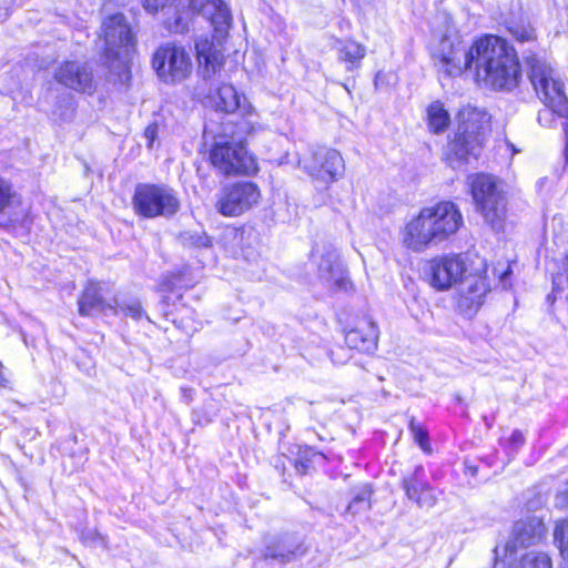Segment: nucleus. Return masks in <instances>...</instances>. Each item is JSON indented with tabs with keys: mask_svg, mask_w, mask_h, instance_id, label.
Wrapping results in <instances>:
<instances>
[{
	"mask_svg": "<svg viewBox=\"0 0 568 568\" xmlns=\"http://www.w3.org/2000/svg\"><path fill=\"white\" fill-rule=\"evenodd\" d=\"M335 49L337 51L338 60L346 64L347 71L358 69L366 54L365 47L353 40H337Z\"/></svg>",
	"mask_w": 568,
	"mask_h": 568,
	"instance_id": "obj_25",
	"label": "nucleus"
},
{
	"mask_svg": "<svg viewBox=\"0 0 568 568\" xmlns=\"http://www.w3.org/2000/svg\"><path fill=\"white\" fill-rule=\"evenodd\" d=\"M422 467H417L415 473L409 478H404L403 488L405 489L406 496L414 500L420 508H430L436 504V496L433 488L418 479Z\"/></svg>",
	"mask_w": 568,
	"mask_h": 568,
	"instance_id": "obj_24",
	"label": "nucleus"
},
{
	"mask_svg": "<svg viewBox=\"0 0 568 568\" xmlns=\"http://www.w3.org/2000/svg\"><path fill=\"white\" fill-rule=\"evenodd\" d=\"M507 568H552V561L548 554L530 550L511 558Z\"/></svg>",
	"mask_w": 568,
	"mask_h": 568,
	"instance_id": "obj_26",
	"label": "nucleus"
},
{
	"mask_svg": "<svg viewBox=\"0 0 568 568\" xmlns=\"http://www.w3.org/2000/svg\"><path fill=\"white\" fill-rule=\"evenodd\" d=\"M248 136L239 128L237 138L219 135L210 150L211 164L222 174H254L257 172L256 160L247 152L242 139Z\"/></svg>",
	"mask_w": 568,
	"mask_h": 568,
	"instance_id": "obj_5",
	"label": "nucleus"
},
{
	"mask_svg": "<svg viewBox=\"0 0 568 568\" xmlns=\"http://www.w3.org/2000/svg\"><path fill=\"white\" fill-rule=\"evenodd\" d=\"M508 30L510 34L519 42L532 41L536 38L535 29L528 22H513Z\"/></svg>",
	"mask_w": 568,
	"mask_h": 568,
	"instance_id": "obj_30",
	"label": "nucleus"
},
{
	"mask_svg": "<svg viewBox=\"0 0 568 568\" xmlns=\"http://www.w3.org/2000/svg\"><path fill=\"white\" fill-rule=\"evenodd\" d=\"M313 261L317 266V276L322 283L331 290H345L347 278L345 270L339 262V255L335 247L324 245L313 251Z\"/></svg>",
	"mask_w": 568,
	"mask_h": 568,
	"instance_id": "obj_15",
	"label": "nucleus"
},
{
	"mask_svg": "<svg viewBox=\"0 0 568 568\" xmlns=\"http://www.w3.org/2000/svg\"><path fill=\"white\" fill-rule=\"evenodd\" d=\"M552 284L554 287L558 291L564 290V286L568 285V255L565 257L564 261V271L558 272L556 275H554Z\"/></svg>",
	"mask_w": 568,
	"mask_h": 568,
	"instance_id": "obj_35",
	"label": "nucleus"
},
{
	"mask_svg": "<svg viewBox=\"0 0 568 568\" xmlns=\"http://www.w3.org/2000/svg\"><path fill=\"white\" fill-rule=\"evenodd\" d=\"M565 133H566V138H567V148H568V122L565 123Z\"/></svg>",
	"mask_w": 568,
	"mask_h": 568,
	"instance_id": "obj_40",
	"label": "nucleus"
},
{
	"mask_svg": "<svg viewBox=\"0 0 568 568\" xmlns=\"http://www.w3.org/2000/svg\"><path fill=\"white\" fill-rule=\"evenodd\" d=\"M483 271L475 274L466 273L459 281L456 295L458 310L467 315H474L484 303V298L490 291V284L484 275L485 264L481 261Z\"/></svg>",
	"mask_w": 568,
	"mask_h": 568,
	"instance_id": "obj_14",
	"label": "nucleus"
},
{
	"mask_svg": "<svg viewBox=\"0 0 568 568\" xmlns=\"http://www.w3.org/2000/svg\"><path fill=\"white\" fill-rule=\"evenodd\" d=\"M547 532L544 521L538 517H527L516 521L513 536L506 548L510 551L517 547H528L540 542Z\"/></svg>",
	"mask_w": 568,
	"mask_h": 568,
	"instance_id": "obj_19",
	"label": "nucleus"
},
{
	"mask_svg": "<svg viewBox=\"0 0 568 568\" xmlns=\"http://www.w3.org/2000/svg\"><path fill=\"white\" fill-rule=\"evenodd\" d=\"M409 429L413 434L414 440L418 444L423 452L426 454L432 453L427 430L418 424L414 418L409 423Z\"/></svg>",
	"mask_w": 568,
	"mask_h": 568,
	"instance_id": "obj_32",
	"label": "nucleus"
},
{
	"mask_svg": "<svg viewBox=\"0 0 568 568\" xmlns=\"http://www.w3.org/2000/svg\"><path fill=\"white\" fill-rule=\"evenodd\" d=\"M54 79L61 85L77 92L92 94L95 83L91 69L79 61H64L54 71Z\"/></svg>",
	"mask_w": 568,
	"mask_h": 568,
	"instance_id": "obj_17",
	"label": "nucleus"
},
{
	"mask_svg": "<svg viewBox=\"0 0 568 568\" xmlns=\"http://www.w3.org/2000/svg\"><path fill=\"white\" fill-rule=\"evenodd\" d=\"M304 554V548L294 537L270 536L265 538L264 557L285 564L295 560Z\"/></svg>",
	"mask_w": 568,
	"mask_h": 568,
	"instance_id": "obj_21",
	"label": "nucleus"
},
{
	"mask_svg": "<svg viewBox=\"0 0 568 568\" xmlns=\"http://www.w3.org/2000/svg\"><path fill=\"white\" fill-rule=\"evenodd\" d=\"M20 203V194L8 180L0 176V214Z\"/></svg>",
	"mask_w": 568,
	"mask_h": 568,
	"instance_id": "obj_28",
	"label": "nucleus"
},
{
	"mask_svg": "<svg viewBox=\"0 0 568 568\" xmlns=\"http://www.w3.org/2000/svg\"><path fill=\"white\" fill-rule=\"evenodd\" d=\"M477 50L476 41L469 48L459 37H444L435 52L439 71L448 77H458L467 69L474 68Z\"/></svg>",
	"mask_w": 568,
	"mask_h": 568,
	"instance_id": "obj_10",
	"label": "nucleus"
},
{
	"mask_svg": "<svg viewBox=\"0 0 568 568\" xmlns=\"http://www.w3.org/2000/svg\"><path fill=\"white\" fill-rule=\"evenodd\" d=\"M564 558H565V560L560 568H568V557H564Z\"/></svg>",
	"mask_w": 568,
	"mask_h": 568,
	"instance_id": "obj_39",
	"label": "nucleus"
},
{
	"mask_svg": "<svg viewBox=\"0 0 568 568\" xmlns=\"http://www.w3.org/2000/svg\"><path fill=\"white\" fill-rule=\"evenodd\" d=\"M102 36L106 59H116L123 65L133 48L131 28L122 13L112 14L103 20Z\"/></svg>",
	"mask_w": 568,
	"mask_h": 568,
	"instance_id": "obj_13",
	"label": "nucleus"
},
{
	"mask_svg": "<svg viewBox=\"0 0 568 568\" xmlns=\"http://www.w3.org/2000/svg\"><path fill=\"white\" fill-rule=\"evenodd\" d=\"M528 65V78L538 98L549 108L544 113L551 115V112L559 115L568 114L567 97L564 91V83L552 67L545 58L538 54H530L526 58Z\"/></svg>",
	"mask_w": 568,
	"mask_h": 568,
	"instance_id": "obj_3",
	"label": "nucleus"
},
{
	"mask_svg": "<svg viewBox=\"0 0 568 568\" xmlns=\"http://www.w3.org/2000/svg\"><path fill=\"white\" fill-rule=\"evenodd\" d=\"M211 103L216 111L224 113L239 112L243 121L239 123V128L247 135L255 134L263 130V125L258 121V114L253 105L231 84H222L211 97Z\"/></svg>",
	"mask_w": 568,
	"mask_h": 568,
	"instance_id": "obj_11",
	"label": "nucleus"
},
{
	"mask_svg": "<svg viewBox=\"0 0 568 568\" xmlns=\"http://www.w3.org/2000/svg\"><path fill=\"white\" fill-rule=\"evenodd\" d=\"M298 165L315 183L325 187L339 180L345 168L341 153L325 146L311 148L300 158Z\"/></svg>",
	"mask_w": 568,
	"mask_h": 568,
	"instance_id": "obj_8",
	"label": "nucleus"
},
{
	"mask_svg": "<svg viewBox=\"0 0 568 568\" xmlns=\"http://www.w3.org/2000/svg\"><path fill=\"white\" fill-rule=\"evenodd\" d=\"M195 50L202 74L205 80L212 79L220 72L223 65V54L220 44L207 36H202L195 41Z\"/></svg>",
	"mask_w": 568,
	"mask_h": 568,
	"instance_id": "obj_22",
	"label": "nucleus"
},
{
	"mask_svg": "<svg viewBox=\"0 0 568 568\" xmlns=\"http://www.w3.org/2000/svg\"><path fill=\"white\" fill-rule=\"evenodd\" d=\"M463 225L458 205L453 201H439L422 207L400 226L399 242L413 253H423L449 240Z\"/></svg>",
	"mask_w": 568,
	"mask_h": 568,
	"instance_id": "obj_1",
	"label": "nucleus"
},
{
	"mask_svg": "<svg viewBox=\"0 0 568 568\" xmlns=\"http://www.w3.org/2000/svg\"><path fill=\"white\" fill-rule=\"evenodd\" d=\"M371 489L368 486H364L361 488V490L356 494V496L353 498V500L348 505V511L352 514H356L359 511L367 510L369 508V497H371Z\"/></svg>",
	"mask_w": 568,
	"mask_h": 568,
	"instance_id": "obj_33",
	"label": "nucleus"
},
{
	"mask_svg": "<svg viewBox=\"0 0 568 568\" xmlns=\"http://www.w3.org/2000/svg\"><path fill=\"white\" fill-rule=\"evenodd\" d=\"M261 200L260 187L248 181L223 186L216 195L215 209L226 217H236L254 207Z\"/></svg>",
	"mask_w": 568,
	"mask_h": 568,
	"instance_id": "obj_12",
	"label": "nucleus"
},
{
	"mask_svg": "<svg viewBox=\"0 0 568 568\" xmlns=\"http://www.w3.org/2000/svg\"><path fill=\"white\" fill-rule=\"evenodd\" d=\"M466 273L467 268L462 255L438 256L430 261L429 283L434 288L445 291L458 284Z\"/></svg>",
	"mask_w": 568,
	"mask_h": 568,
	"instance_id": "obj_16",
	"label": "nucleus"
},
{
	"mask_svg": "<svg viewBox=\"0 0 568 568\" xmlns=\"http://www.w3.org/2000/svg\"><path fill=\"white\" fill-rule=\"evenodd\" d=\"M144 135L149 140L148 146L151 148L152 143H153L155 136H156V126L155 125H149L145 129Z\"/></svg>",
	"mask_w": 568,
	"mask_h": 568,
	"instance_id": "obj_37",
	"label": "nucleus"
},
{
	"mask_svg": "<svg viewBox=\"0 0 568 568\" xmlns=\"http://www.w3.org/2000/svg\"><path fill=\"white\" fill-rule=\"evenodd\" d=\"M114 306L120 308V311L125 315L135 321H140L144 316V312L142 310L141 303L136 300H131L129 302H124L123 304H119L114 301Z\"/></svg>",
	"mask_w": 568,
	"mask_h": 568,
	"instance_id": "obj_34",
	"label": "nucleus"
},
{
	"mask_svg": "<svg viewBox=\"0 0 568 568\" xmlns=\"http://www.w3.org/2000/svg\"><path fill=\"white\" fill-rule=\"evenodd\" d=\"M554 540L561 555L568 557V518L556 523Z\"/></svg>",
	"mask_w": 568,
	"mask_h": 568,
	"instance_id": "obj_31",
	"label": "nucleus"
},
{
	"mask_svg": "<svg viewBox=\"0 0 568 568\" xmlns=\"http://www.w3.org/2000/svg\"><path fill=\"white\" fill-rule=\"evenodd\" d=\"M476 211L494 230H500L506 217V196L501 183L490 174L468 176Z\"/></svg>",
	"mask_w": 568,
	"mask_h": 568,
	"instance_id": "obj_4",
	"label": "nucleus"
},
{
	"mask_svg": "<svg viewBox=\"0 0 568 568\" xmlns=\"http://www.w3.org/2000/svg\"><path fill=\"white\" fill-rule=\"evenodd\" d=\"M487 122V114L466 105L458 112V131L455 139L448 144V160L467 161L469 155L477 156L481 146V134Z\"/></svg>",
	"mask_w": 568,
	"mask_h": 568,
	"instance_id": "obj_7",
	"label": "nucleus"
},
{
	"mask_svg": "<svg viewBox=\"0 0 568 568\" xmlns=\"http://www.w3.org/2000/svg\"><path fill=\"white\" fill-rule=\"evenodd\" d=\"M189 8L206 18L220 37L230 28L231 12L222 0H189Z\"/></svg>",
	"mask_w": 568,
	"mask_h": 568,
	"instance_id": "obj_18",
	"label": "nucleus"
},
{
	"mask_svg": "<svg viewBox=\"0 0 568 568\" xmlns=\"http://www.w3.org/2000/svg\"><path fill=\"white\" fill-rule=\"evenodd\" d=\"M542 113H539L538 120L541 121Z\"/></svg>",
	"mask_w": 568,
	"mask_h": 568,
	"instance_id": "obj_41",
	"label": "nucleus"
},
{
	"mask_svg": "<svg viewBox=\"0 0 568 568\" xmlns=\"http://www.w3.org/2000/svg\"><path fill=\"white\" fill-rule=\"evenodd\" d=\"M450 123V116L440 101H434L427 108V125L433 133L445 131Z\"/></svg>",
	"mask_w": 568,
	"mask_h": 568,
	"instance_id": "obj_27",
	"label": "nucleus"
},
{
	"mask_svg": "<svg viewBox=\"0 0 568 568\" xmlns=\"http://www.w3.org/2000/svg\"><path fill=\"white\" fill-rule=\"evenodd\" d=\"M103 287L100 283L89 282L80 300L79 312L83 316H90L95 313L116 314V307L104 301L102 294Z\"/></svg>",
	"mask_w": 568,
	"mask_h": 568,
	"instance_id": "obj_23",
	"label": "nucleus"
},
{
	"mask_svg": "<svg viewBox=\"0 0 568 568\" xmlns=\"http://www.w3.org/2000/svg\"><path fill=\"white\" fill-rule=\"evenodd\" d=\"M476 50L474 69L478 82L501 91L518 87L521 69L511 45L499 37L485 36L476 40Z\"/></svg>",
	"mask_w": 568,
	"mask_h": 568,
	"instance_id": "obj_2",
	"label": "nucleus"
},
{
	"mask_svg": "<svg viewBox=\"0 0 568 568\" xmlns=\"http://www.w3.org/2000/svg\"><path fill=\"white\" fill-rule=\"evenodd\" d=\"M180 240L187 247L203 248L211 246V239L205 232L185 231L180 234Z\"/></svg>",
	"mask_w": 568,
	"mask_h": 568,
	"instance_id": "obj_29",
	"label": "nucleus"
},
{
	"mask_svg": "<svg viewBox=\"0 0 568 568\" xmlns=\"http://www.w3.org/2000/svg\"><path fill=\"white\" fill-rule=\"evenodd\" d=\"M181 206L178 193L163 183H139L132 196L134 213L143 219L172 217Z\"/></svg>",
	"mask_w": 568,
	"mask_h": 568,
	"instance_id": "obj_6",
	"label": "nucleus"
},
{
	"mask_svg": "<svg viewBox=\"0 0 568 568\" xmlns=\"http://www.w3.org/2000/svg\"><path fill=\"white\" fill-rule=\"evenodd\" d=\"M175 0H143V6L149 12H156Z\"/></svg>",
	"mask_w": 568,
	"mask_h": 568,
	"instance_id": "obj_36",
	"label": "nucleus"
},
{
	"mask_svg": "<svg viewBox=\"0 0 568 568\" xmlns=\"http://www.w3.org/2000/svg\"><path fill=\"white\" fill-rule=\"evenodd\" d=\"M152 68L163 83L178 84L191 75L193 63L183 47L164 43L153 53Z\"/></svg>",
	"mask_w": 568,
	"mask_h": 568,
	"instance_id": "obj_9",
	"label": "nucleus"
},
{
	"mask_svg": "<svg viewBox=\"0 0 568 568\" xmlns=\"http://www.w3.org/2000/svg\"><path fill=\"white\" fill-rule=\"evenodd\" d=\"M511 440L516 444V445H521L524 443V436L520 432H514L511 434Z\"/></svg>",
	"mask_w": 568,
	"mask_h": 568,
	"instance_id": "obj_38",
	"label": "nucleus"
},
{
	"mask_svg": "<svg viewBox=\"0 0 568 568\" xmlns=\"http://www.w3.org/2000/svg\"><path fill=\"white\" fill-rule=\"evenodd\" d=\"M378 328L371 317L359 318L355 326L346 332L345 342L349 348L371 353L377 348Z\"/></svg>",
	"mask_w": 568,
	"mask_h": 568,
	"instance_id": "obj_20",
	"label": "nucleus"
}]
</instances>
